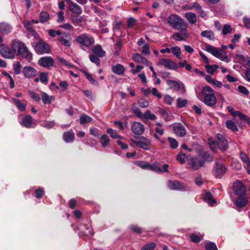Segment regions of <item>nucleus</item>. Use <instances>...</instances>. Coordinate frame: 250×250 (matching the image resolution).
I'll return each mask as SVG.
<instances>
[{
  "label": "nucleus",
  "mask_w": 250,
  "mask_h": 250,
  "mask_svg": "<svg viewBox=\"0 0 250 250\" xmlns=\"http://www.w3.org/2000/svg\"><path fill=\"white\" fill-rule=\"evenodd\" d=\"M167 21L170 26L173 29L181 31L182 34L186 37H188L187 32V24L179 16L171 14L167 18Z\"/></svg>",
  "instance_id": "obj_1"
},
{
  "label": "nucleus",
  "mask_w": 250,
  "mask_h": 250,
  "mask_svg": "<svg viewBox=\"0 0 250 250\" xmlns=\"http://www.w3.org/2000/svg\"><path fill=\"white\" fill-rule=\"evenodd\" d=\"M201 94L203 96L201 100L206 105L213 107L216 104L217 100L214 95V91L210 87H204L202 89Z\"/></svg>",
  "instance_id": "obj_2"
},
{
  "label": "nucleus",
  "mask_w": 250,
  "mask_h": 250,
  "mask_svg": "<svg viewBox=\"0 0 250 250\" xmlns=\"http://www.w3.org/2000/svg\"><path fill=\"white\" fill-rule=\"evenodd\" d=\"M12 48L15 53H16L18 56L26 59H31L32 58V54L27 47L24 43L20 41H13L12 43Z\"/></svg>",
  "instance_id": "obj_3"
},
{
  "label": "nucleus",
  "mask_w": 250,
  "mask_h": 250,
  "mask_svg": "<svg viewBox=\"0 0 250 250\" xmlns=\"http://www.w3.org/2000/svg\"><path fill=\"white\" fill-rule=\"evenodd\" d=\"M216 141H214L212 138L208 139V143L210 146L211 149L215 151L216 149V146L217 145L218 147L222 150L227 149L228 147V143L227 140L220 134H217L215 136Z\"/></svg>",
  "instance_id": "obj_4"
},
{
  "label": "nucleus",
  "mask_w": 250,
  "mask_h": 250,
  "mask_svg": "<svg viewBox=\"0 0 250 250\" xmlns=\"http://www.w3.org/2000/svg\"><path fill=\"white\" fill-rule=\"evenodd\" d=\"M76 41L80 44L81 46L89 47L95 43V40L93 37L87 34H82L77 36Z\"/></svg>",
  "instance_id": "obj_5"
},
{
  "label": "nucleus",
  "mask_w": 250,
  "mask_h": 250,
  "mask_svg": "<svg viewBox=\"0 0 250 250\" xmlns=\"http://www.w3.org/2000/svg\"><path fill=\"white\" fill-rule=\"evenodd\" d=\"M205 50L221 60L228 61V56L227 54L220 51L217 48L210 44H206L205 45Z\"/></svg>",
  "instance_id": "obj_6"
},
{
  "label": "nucleus",
  "mask_w": 250,
  "mask_h": 250,
  "mask_svg": "<svg viewBox=\"0 0 250 250\" xmlns=\"http://www.w3.org/2000/svg\"><path fill=\"white\" fill-rule=\"evenodd\" d=\"M35 50L38 54H47L50 52L51 49L48 43L41 40L34 47Z\"/></svg>",
  "instance_id": "obj_7"
},
{
  "label": "nucleus",
  "mask_w": 250,
  "mask_h": 250,
  "mask_svg": "<svg viewBox=\"0 0 250 250\" xmlns=\"http://www.w3.org/2000/svg\"><path fill=\"white\" fill-rule=\"evenodd\" d=\"M58 41L60 43L66 47H70L71 45V38L69 34L66 32H62L58 38Z\"/></svg>",
  "instance_id": "obj_8"
},
{
  "label": "nucleus",
  "mask_w": 250,
  "mask_h": 250,
  "mask_svg": "<svg viewBox=\"0 0 250 250\" xmlns=\"http://www.w3.org/2000/svg\"><path fill=\"white\" fill-rule=\"evenodd\" d=\"M204 161L197 157H191L188 160L189 167L196 170L204 166Z\"/></svg>",
  "instance_id": "obj_9"
},
{
  "label": "nucleus",
  "mask_w": 250,
  "mask_h": 250,
  "mask_svg": "<svg viewBox=\"0 0 250 250\" xmlns=\"http://www.w3.org/2000/svg\"><path fill=\"white\" fill-rule=\"evenodd\" d=\"M172 128L176 135L180 137H183L187 134L185 127L180 123H176L172 125Z\"/></svg>",
  "instance_id": "obj_10"
},
{
  "label": "nucleus",
  "mask_w": 250,
  "mask_h": 250,
  "mask_svg": "<svg viewBox=\"0 0 250 250\" xmlns=\"http://www.w3.org/2000/svg\"><path fill=\"white\" fill-rule=\"evenodd\" d=\"M233 189L235 194L238 196L245 195L246 194V187L240 181H236L233 183Z\"/></svg>",
  "instance_id": "obj_11"
},
{
  "label": "nucleus",
  "mask_w": 250,
  "mask_h": 250,
  "mask_svg": "<svg viewBox=\"0 0 250 250\" xmlns=\"http://www.w3.org/2000/svg\"><path fill=\"white\" fill-rule=\"evenodd\" d=\"M54 63V60L49 56L42 57L38 60L39 65L44 68H49L53 66Z\"/></svg>",
  "instance_id": "obj_12"
},
{
  "label": "nucleus",
  "mask_w": 250,
  "mask_h": 250,
  "mask_svg": "<svg viewBox=\"0 0 250 250\" xmlns=\"http://www.w3.org/2000/svg\"><path fill=\"white\" fill-rule=\"evenodd\" d=\"M132 133L137 136L143 134L145 131V126L140 122H135L131 125Z\"/></svg>",
  "instance_id": "obj_13"
},
{
  "label": "nucleus",
  "mask_w": 250,
  "mask_h": 250,
  "mask_svg": "<svg viewBox=\"0 0 250 250\" xmlns=\"http://www.w3.org/2000/svg\"><path fill=\"white\" fill-rule=\"evenodd\" d=\"M157 65H162L165 68L171 69L177 67V64L170 60L166 59H160L157 63Z\"/></svg>",
  "instance_id": "obj_14"
},
{
  "label": "nucleus",
  "mask_w": 250,
  "mask_h": 250,
  "mask_svg": "<svg viewBox=\"0 0 250 250\" xmlns=\"http://www.w3.org/2000/svg\"><path fill=\"white\" fill-rule=\"evenodd\" d=\"M22 73L25 78H33L37 75V71L33 67L26 66L22 69Z\"/></svg>",
  "instance_id": "obj_15"
},
{
  "label": "nucleus",
  "mask_w": 250,
  "mask_h": 250,
  "mask_svg": "<svg viewBox=\"0 0 250 250\" xmlns=\"http://www.w3.org/2000/svg\"><path fill=\"white\" fill-rule=\"evenodd\" d=\"M214 174L217 178H221L226 172V168L222 164L215 163L214 167Z\"/></svg>",
  "instance_id": "obj_16"
},
{
  "label": "nucleus",
  "mask_w": 250,
  "mask_h": 250,
  "mask_svg": "<svg viewBox=\"0 0 250 250\" xmlns=\"http://www.w3.org/2000/svg\"><path fill=\"white\" fill-rule=\"evenodd\" d=\"M167 83L170 88H174L176 91H178L182 88V93H185L186 89L183 83H179L173 80H168Z\"/></svg>",
  "instance_id": "obj_17"
},
{
  "label": "nucleus",
  "mask_w": 250,
  "mask_h": 250,
  "mask_svg": "<svg viewBox=\"0 0 250 250\" xmlns=\"http://www.w3.org/2000/svg\"><path fill=\"white\" fill-rule=\"evenodd\" d=\"M1 55L7 59H13L15 57V52L8 47H2L0 50Z\"/></svg>",
  "instance_id": "obj_18"
},
{
  "label": "nucleus",
  "mask_w": 250,
  "mask_h": 250,
  "mask_svg": "<svg viewBox=\"0 0 250 250\" xmlns=\"http://www.w3.org/2000/svg\"><path fill=\"white\" fill-rule=\"evenodd\" d=\"M167 186L173 190H180L185 188L184 184L178 181H168Z\"/></svg>",
  "instance_id": "obj_19"
},
{
  "label": "nucleus",
  "mask_w": 250,
  "mask_h": 250,
  "mask_svg": "<svg viewBox=\"0 0 250 250\" xmlns=\"http://www.w3.org/2000/svg\"><path fill=\"white\" fill-rule=\"evenodd\" d=\"M68 4L69 9L72 13L77 15H81L82 13L83 10L80 6L73 2L72 0Z\"/></svg>",
  "instance_id": "obj_20"
},
{
  "label": "nucleus",
  "mask_w": 250,
  "mask_h": 250,
  "mask_svg": "<svg viewBox=\"0 0 250 250\" xmlns=\"http://www.w3.org/2000/svg\"><path fill=\"white\" fill-rule=\"evenodd\" d=\"M12 30V26L6 22H0V33L3 35H7Z\"/></svg>",
  "instance_id": "obj_21"
},
{
  "label": "nucleus",
  "mask_w": 250,
  "mask_h": 250,
  "mask_svg": "<svg viewBox=\"0 0 250 250\" xmlns=\"http://www.w3.org/2000/svg\"><path fill=\"white\" fill-rule=\"evenodd\" d=\"M133 59L135 62L138 63L144 64L146 66L148 65L149 62L147 59L139 54H134L133 55Z\"/></svg>",
  "instance_id": "obj_22"
},
{
  "label": "nucleus",
  "mask_w": 250,
  "mask_h": 250,
  "mask_svg": "<svg viewBox=\"0 0 250 250\" xmlns=\"http://www.w3.org/2000/svg\"><path fill=\"white\" fill-rule=\"evenodd\" d=\"M248 199L245 195L239 196L236 198L235 204L239 208L245 207L248 204Z\"/></svg>",
  "instance_id": "obj_23"
},
{
  "label": "nucleus",
  "mask_w": 250,
  "mask_h": 250,
  "mask_svg": "<svg viewBox=\"0 0 250 250\" xmlns=\"http://www.w3.org/2000/svg\"><path fill=\"white\" fill-rule=\"evenodd\" d=\"M75 139V134L72 130L64 132L63 139L64 142L68 143L72 142Z\"/></svg>",
  "instance_id": "obj_24"
},
{
  "label": "nucleus",
  "mask_w": 250,
  "mask_h": 250,
  "mask_svg": "<svg viewBox=\"0 0 250 250\" xmlns=\"http://www.w3.org/2000/svg\"><path fill=\"white\" fill-rule=\"evenodd\" d=\"M150 142V141L148 139H146V142H143L141 141L134 142V144L137 146L145 150H149L150 149V146L149 145Z\"/></svg>",
  "instance_id": "obj_25"
},
{
  "label": "nucleus",
  "mask_w": 250,
  "mask_h": 250,
  "mask_svg": "<svg viewBox=\"0 0 250 250\" xmlns=\"http://www.w3.org/2000/svg\"><path fill=\"white\" fill-rule=\"evenodd\" d=\"M33 123V119L30 115L25 116L21 121V124L25 127L30 128Z\"/></svg>",
  "instance_id": "obj_26"
},
{
  "label": "nucleus",
  "mask_w": 250,
  "mask_h": 250,
  "mask_svg": "<svg viewBox=\"0 0 250 250\" xmlns=\"http://www.w3.org/2000/svg\"><path fill=\"white\" fill-rule=\"evenodd\" d=\"M124 66L121 64H117L116 65L112 66V72L118 75H122L125 72Z\"/></svg>",
  "instance_id": "obj_27"
},
{
  "label": "nucleus",
  "mask_w": 250,
  "mask_h": 250,
  "mask_svg": "<svg viewBox=\"0 0 250 250\" xmlns=\"http://www.w3.org/2000/svg\"><path fill=\"white\" fill-rule=\"evenodd\" d=\"M185 17L191 24L195 23L197 21V18L195 14L191 12H187L185 14Z\"/></svg>",
  "instance_id": "obj_28"
},
{
  "label": "nucleus",
  "mask_w": 250,
  "mask_h": 250,
  "mask_svg": "<svg viewBox=\"0 0 250 250\" xmlns=\"http://www.w3.org/2000/svg\"><path fill=\"white\" fill-rule=\"evenodd\" d=\"M93 52L95 53V55L101 58L104 57L105 54V52L102 49L100 45H95L93 48Z\"/></svg>",
  "instance_id": "obj_29"
},
{
  "label": "nucleus",
  "mask_w": 250,
  "mask_h": 250,
  "mask_svg": "<svg viewBox=\"0 0 250 250\" xmlns=\"http://www.w3.org/2000/svg\"><path fill=\"white\" fill-rule=\"evenodd\" d=\"M12 101L21 111H24L25 110V104L22 103L21 100L13 98L12 99Z\"/></svg>",
  "instance_id": "obj_30"
},
{
  "label": "nucleus",
  "mask_w": 250,
  "mask_h": 250,
  "mask_svg": "<svg viewBox=\"0 0 250 250\" xmlns=\"http://www.w3.org/2000/svg\"><path fill=\"white\" fill-rule=\"evenodd\" d=\"M71 20L75 26H80L83 22V18L82 16L73 15L71 17Z\"/></svg>",
  "instance_id": "obj_31"
},
{
  "label": "nucleus",
  "mask_w": 250,
  "mask_h": 250,
  "mask_svg": "<svg viewBox=\"0 0 250 250\" xmlns=\"http://www.w3.org/2000/svg\"><path fill=\"white\" fill-rule=\"evenodd\" d=\"M203 199L206 202H208L209 205L212 206L216 203V200L213 198L211 194L209 192L205 194Z\"/></svg>",
  "instance_id": "obj_32"
},
{
  "label": "nucleus",
  "mask_w": 250,
  "mask_h": 250,
  "mask_svg": "<svg viewBox=\"0 0 250 250\" xmlns=\"http://www.w3.org/2000/svg\"><path fill=\"white\" fill-rule=\"evenodd\" d=\"M23 25L24 27L29 31L32 33L36 37H39V36L38 34V33L36 32L35 30L33 28L31 22L30 21H25L23 23Z\"/></svg>",
  "instance_id": "obj_33"
},
{
  "label": "nucleus",
  "mask_w": 250,
  "mask_h": 250,
  "mask_svg": "<svg viewBox=\"0 0 250 250\" xmlns=\"http://www.w3.org/2000/svg\"><path fill=\"white\" fill-rule=\"evenodd\" d=\"M106 132L109 134L110 137L113 139H122V137L120 135L116 130H114L111 128L106 129Z\"/></svg>",
  "instance_id": "obj_34"
},
{
  "label": "nucleus",
  "mask_w": 250,
  "mask_h": 250,
  "mask_svg": "<svg viewBox=\"0 0 250 250\" xmlns=\"http://www.w3.org/2000/svg\"><path fill=\"white\" fill-rule=\"evenodd\" d=\"M100 142L103 147H105L109 144L110 140L106 134L103 135L100 138Z\"/></svg>",
  "instance_id": "obj_35"
},
{
  "label": "nucleus",
  "mask_w": 250,
  "mask_h": 250,
  "mask_svg": "<svg viewBox=\"0 0 250 250\" xmlns=\"http://www.w3.org/2000/svg\"><path fill=\"white\" fill-rule=\"evenodd\" d=\"M201 35L202 37H205L210 40H214L215 39L214 34L210 30L202 31L201 33Z\"/></svg>",
  "instance_id": "obj_36"
},
{
  "label": "nucleus",
  "mask_w": 250,
  "mask_h": 250,
  "mask_svg": "<svg viewBox=\"0 0 250 250\" xmlns=\"http://www.w3.org/2000/svg\"><path fill=\"white\" fill-rule=\"evenodd\" d=\"M50 19L49 14L45 11H42L40 13L39 20L40 21L43 23L47 22Z\"/></svg>",
  "instance_id": "obj_37"
},
{
  "label": "nucleus",
  "mask_w": 250,
  "mask_h": 250,
  "mask_svg": "<svg viewBox=\"0 0 250 250\" xmlns=\"http://www.w3.org/2000/svg\"><path fill=\"white\" fill-rule=\"evenodd\" d=\"M172 38L176 41H185L187 37L183 35L182 33V31L180 32L174 33L171 36Z\"/></svg>",
  "instance_id": "obj_38"
},
{
  "label": "nucleus",
  "mask_w": 250,
  "mask_h": 250,
  "mask_svg": "<svg viewBox=\"0 0 250 250\" xmlns=\"http://www.w3.org/2000/svg\"><path fill=\"white\" fill-rule=\"evenodd\" d=\"M41 97L42 102L44 104H49L51 103L52 97H50L48 94L44 92H42Z\"/></svg>",
  "instance_id": "obj_39"
},
{
  "label": "nucleus",
  "mask_w": 250,
  "mask_h": 250,
  "mask_svg": "<svg viewBox=\"0 0 250 250\" xmlns=\"http://www.w3.org/2000/svg\"><path fill=\"white\" fill-rule=\"evenodd\" d=\"M92 120V119L86 114H83L80 117V123L81 125L90 123Z\"/></svg>",
  "instance_id": "obj_40"
},
{
  "label": "nucleus",
  "mask_w": 250,
  "mask_h": 250,
  "mask_svg": "<svg viewBox=\"0 0 250 250\" xmlns=\"http://www.w3.org/2000/svg\"><path fill=\"white\" fill-rule=\"evenodd\" d=\"M226 126L233 131H237L238 129L236 125L231 120H228L226 123Z\"/></svg>",
  "instance_id": "obj_41"
},
{
  "label": "nucleus",
  "mask_w": 250,
  "mask_h": 250,
  "mask_svg": "<svg viewBox=\"0 0 250 250\" xmlns=\"http://www.w3.org/2000/svg\"><path fill=\"white\" fill-rule=\"evenodd\" d=\"M205 68L207 70V71L210 74H213L215 71L217 70V69L218 68V66L216 64L214 65H208L207 64L205 65Z\"/></svg>",
  "instance_id": "obj_42"
},
{
  "label": "nucleus",
  "mask_w": 250,
  "mask_h": 250,
  "mask_svg": "<svg viewBox=\"0 0 250 250\" xmlns=\"http://www.w3.org/2000/svg\"><path fill=\"white\" fill-rule=\"evenodd\" d=\"M170 52L177 58L180 59L181 54V49L178 46H173L170 48Z\"/></svg>",
  "instance_id": "obj_43"
},
{
  "label": "nucleus",
  "mask_w": 250,
  "mask_h": 250,
  "mask_svg": "<svg viewBox=\"0 0 250 250\" xmlns=\"http://www.w3.org/2000/svg\"><path fill=\"white\" fill-rule=\"evenodd\" d=\"M188 101L186 99L181 98H178L176 101L177 107L179 108L185 107Z\"/></svg>",
  "instance_id": "obj_44"
},
{
  "label": "nucleus",
  "mask_w": 250,
  "mask_h": 250,
  "mask_svg": "<svg viewBox=\"0 0 250 250\" xmlns=\"http://www.w3.org/2000/svg\"><path fill=\"white\" fill-rule=\"evenodd\" d=\"M143 119L154 120L156 119V116L154 114L151 113L150 111L146 110L144 114Z\"/></svg>",
  "instance_id": "obj_45"
},
{
  "label": "nucleus",
  "mask_w": 250,
  "mask_h": 250,
  "mask_svg": "<svg viewBox=\"0 0 250 250\" xmlns=\"http://www.w3.org/2000/svg\"><path fill=\"white\" fill-rule=\"evenodd\" d=\"M169 144L170 147L172 148H176L178 146V143L176 140L172 137H168L167 139Z\"/></svg>",
  "instance_id": "obj_46"
},
{
  "label": "nucleus",
  "mask_w": 250,
  "mask_h": 250,
  "mask_svg": "<svg viewBox=\"0 0 250 250\" xmlns=\"http://www.w3.org/2000/svg\"><path fill=\"white\" fill-rule=\"evenodd\" d=\"M205 249L206 250H218L216 244L211 242L207 243L205 245Z\"/></svg>",
  "instance_id": "obj_47"
},
{
  "label": "nucleus",
  "mask_w": 250,
  "mask_h": 250,
  "mask_svg": "<svg viewBox=\"0 0 250 250\" xmlns=\"http://www.w3.org/2000/svg\"><path fill=\"white\" fill-rule=\"evenodd\" d=\"M89 59L91 62L95 63L97 66H100L101 62L99 58L95 54L89 55Z\"/></svg>",
  "instance_id": "obj_48"
},
{
  "label": "nucleus",
  "mask_w": 250,
  "mask_h": 250,
  "mask_svg": "<svg viewBox=\"0 0 250 250\" xmlns=\"http://www.w3.org/2000/svg\"><path fill=\"white\" fill-rule=\"evenodd\" d=\"M83 72L84 74L85 77L87 79H88L91 83L92 84H98V83L96 81V80L93 78L92 75L89 74L86 71H83Z\"/></svg>",
  "instance_id": "obj_49"
},
{
  "label": "nucleus",
  "mask_w": 250,
  "mask_h": 250,
  "mask_svg": "<svg viewBox=\"0 0 250 250\" xmlns=\"http://www.w3.org/2000/svg\"><path fill=\"white\" fill-rule=\"evenodd\" d=\"M186 154L182 152H180L176 157V160H178L181 164H183L185 163V158Z\"/></svg>",
  "instance_id": "obj_50"
},
{
  "label": "nucleus",
  "mask_w": 250,
  "mask_h": 250,
  "mask_svg": "<svg viewBox=\"0 0 250 250\" xmlns=\"http://www.w3.org/2000/svg\"><path fill=\"white\" fill-rule=\"evenodd\" d=\"M232 31V28L231 26L229 24H226L224 25L222 28V33L223 35H225L228 34L230 33Z\"/></svg>",
  "instance_id": "obj_51"
},
{
  "label": "nucleus",
  "mask_w": 250,
  "mask_h": 250,
  "mask_svg": "<svg viewBox=\"0 0 250 250\" xmlns=\"http://www.w3.org/2000/svg\"><path fill=\"white\" fill-rule=\"evenodd\" d=\"M21 65L20 62H17L13 65V68L15 74H19L21 73Z\"/></svg>",
  "instance_id": "obj_52"
},
{
  "label": "nucleus",
  "mask_w": 250,
  "mask_h": 250,
  "mask_svg": "<svg viewBox=\"0 0 250 250\" xmlns=\"http://www.w3.org/2000/svg\"><path fill=\"white\" fill-rule=\"evenodd\" d=\"M61 31L60 30H55L54 29H49L48 30V35L52 37H55L60 35Z\"/></svg>",
  "instance_id": "obj_53"
},
{
  "label": "nucleus",
  "mask_w": 250,
  "mask_h": 250,
  "mask_svg": "<svg viewBox=\"0 0 250 250\" xmlns=\"http://www.w3.org/2000/svg\"><path fill=\"white\" fill-rule=\"evenodd\" d=\"M155 247V243L152 242L145 245L142 248V250H153Z\"/></svg>",
  "instance_id": "obj_54"
},
{
  "label": "nucleus",
  "mask_w": 250,
  "mask_h": 250,
  "mask_svg": "<svg viewBox=\"0 0 250 250\" xmlns=\"http://www.w3.org/2000/svg\"><path fill=\"white\" fill-rule=\"evenodd\" d=\"M29 94L30 97L34 99L36 102H39L41 101V98L40 96L35 92L29 91Z\"/></svg>",
  "instance_id": "obj_55"
},
{
  "label": "nucleus",
  "mask_w": 250,
  "mask_h": 250,
  "mask_svg": "<svg viewBox=\"0 0 250 250\" xmlns=\"http://www.w3.org/2000/svg\"><path fill=\"white\" fill-rule=\"evenodd\" d=\"M47 73L41 72L40 75V80L42 83H47L48 82Z\"/></svg>",
  "instance_id": "obj_56"
},
{
  "label": "nucleus",
  "mask_w": 250,
  "mask_h": 250,
  "mask_svg": "<svg viewBox=\"0 0 250 250\" xmlns=\"http://www.w3.org/2000/svg\"><path fill=\"white\" fill-rule=\"evenodd\" d=\"M173 100V99L168 95H165L164 97V102L167 104H171Z\"/></svg>",
  "instance_id": "obj_57"
},
{
  "label": "nucleus",
  "mask_w": 250,
  "mask_h": 250,
  "mask_svg": "<svg viewBox=\"0 0 250 250\" xmlns=\"http://www.w3.org/2000/svg\"><path fill=\"white\" fill-rule=\"evenodd\" d=\"M130 229L133 232H136L138 234H140L142 232V228L137 225H131V226H130Z\"/></svg>",
  "instance_id": "obj_58"
},
{
  "label": "nucleus",
  "mask_w": 250,
  "mask_h": 250,
  "mask_svg": "<svg viewBox=\"0 0 250 250\" xmlns=\"http://www.w3.org/2000/svg\"><path fill=\"white\" fill-rule=\"evenodd\" d=\"M138 165L144 169H149L150 167V164L147 162H138Z\"/></svg>",
  "instance_id": "obj_59"
},
{
  "label": "nucleus",
  "mask_w": 250,
  "mask_h": 250,
  "mask_svg": "<svg viewBox=\"0 0 250 250\" xmlns=\"http://www.w3.org/2000/svg\"><path fill=\"white\" fill-rule=\"evenodd\" d=\"M149 169L157 172H161L162 171L161 167H160L156 164H153L152 165L150 164Z\"/></svg>",
  "instance_id": "obj_60"
},
{
  "label": "nucleus",
  "mask_w": 250,
  "mask_h": 250,
  "mask_svg": "<svg viewBox=\"0 0 250 250\" xmlns=\"http://www.w3.org/2000/svg\"><path fill=\"white\" fill-rule=\"evenodd\" d=\"M44 193V190L43 188H39L35 190V194L36 197L37 198H41Z\"/></svg>",
  "instance_id": "obj_61"
},
{
  "label": "nucleus",
  "mask_w": 250,
  "mask_h": 250,
  "mask_svg": "<svg viewBox=\"0 0 250 250\" xmlns=\"http://www.w3.org/2000/svg\"><path fill=\"white\" fill-rule=\"evenodd\" d=\"M64 13L61 11L58 13L57 21L59 23H62L64 21Z\"/></svg>",
  "instance_id": "obj_62"
},
{
  "label": "nucleus",
  "mask_w": 250,
  "mask_h": 250,
  "mask_svg": "<svg viewBox=\"0 0 250 250\" xmlns=\"http://www.w3.org/2000/svg\"><path fill=\"white\" fill-rule=\"evenodd\" d=\"M190 238L191 241L193 243H198L201 241L200 237L196 234H191Z\"/></svg>",
  "instance_id": "obj_63"
},
{
  "label": "nucleus",
  "mask_w": 250,
  "mask_h": 250,
  "mask_svg": "<svg viewBox=\"0 0 250 250\" xmlns=\"http://www.w3.org/2000/svg\"><path fill=\"white\" fill-rule=\"evenodd\" d=\"M149 46L148 43H145L143 46L142 53L145 54L149 55L150 53Z\"/></svg>",
  "instance_id": "obj_64"
}]
</instances>
